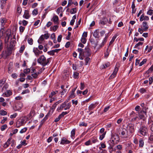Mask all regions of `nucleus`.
<instances>
[{
    "mask_svg": "<svg viewBox=\"0 0 153 153\" xmlns=\"http://www.w3.org/2000/svg\"><path fill=\"white\" fill-rule=\"evenodd\" d=\"M51 60V58L46 59L44 55L41 56L37 60L38 62L43 67L49 64Z\"/></svg>",
    "mask_w": 153,
    "mask_h": 153,
    "instance_id": "f257e3e1",
    "label": "nucleus"
},
{
    "mask_svg": "<svg viewBox=\"0 0 153 153\" xmlns=\"http://www.w3.org/2000/svg\"><path fill=\"white\" fill-rule=\"evenodd\" d=\"M77 51L80 55L83 54L85 56H87L91 54V51L88 47L85 48L84 50L81 48H78Z\"/></svg>",
    "mask_w": 153,
    "mask_h": 153,
    "instance_id": "f03ea898",
    "label": "nucleus"
},
{
    "mask_svg": "<svg viewBox=\"0 0 153 153\" xmlns=\"http://www.w3.org/2000/svg\"><path fill=\"white\" fill-rule=\"evenodd\" d=\"M68 102V100H65L59 107L58 108L57 110H62L63 108H64L65 110L69 109L71 106V103L69 102L67 104L66 103Z\"/></svg>",
    "mask_w": 153,
    "mask_h": 153,
    "instance_id": "7ed1b4c3",
    "label": "nucleus"
},
{
    "mask_svg": "<svg viewBox=\"0 0 153 153\" xmlns=\"http://www.w3.org/2000/svg\"><path fill=\"white\" fill-rule=\"evenodd\" d=\"M148 131L147 127L144 126H142L139 129L138 132L141 135L143 136H146L147 135Z\"/></svg>",
    "mask_w": 153,
    "mask_h": 153,
    "instance_id": "20e7f679",
    "label": "nucleus"
},
{
    "mask_svg": "<svg viewBox=\"0 0 153 153\" xmlns=\"http://www.w3.org/2000/svg\"><path fill=\"white\" fill-rule=\"evenodd\" d=\"M26 123L25 121V118L22 117L18 120L16 122V127L19 128L20 126L24 125Z\"/></svg>",
    "mask_w": 153,
    "mask_h": 153,
    "instance_id": "39448f33",
    "label": "nucleus"
},
{
    "mask_svg": "<svg viewBox=\"0 0 153 153\" xmlns=\"http://www.w3.org/2000/svg\"><path fill=\"white\" fill-rule=\"evenodd\" d=\"M119 135L121 138H126L128 137V131L125 128L122 129L119 132Z\"/></svg>",
    "mask_w": 153,
    "mask_h": 153,
    "instance_id": "423d86ee",
    "label": "nucleus"
},
{
    "mask_svg": "<svg viewBox=\"0 0 153 153\" xmlns=\"http://www.w3.org/2000/svg\"><path fill=\"white\" fill-rule=\"evenodd\" d=\"M146 111H141L139 113V116L140 119H142L144 121L147 117Z\"/></svg>",
    "mask_w": 153,
    "mask_h": 153,
    "instance_id": "0eeeda50",
    "label": "nucleus"
},
{
    "mask_svg": "<svg viewBox=\"0 0 153 153\" xmlns=\"http://www.w3.org/2000/svg\"><path fill=\"white\" fill-rule=\"evenodd\" d=\"M127 131H128L130 133H132L134 131V125L133 124H128L127 127Z\"/></svg>",
    "mask_w": 153,
    "mask_h": 153,
    "instance_id": "6e6552de",
    "label": "nucleus"
},
{
    "mask_svg": "<svg viewBox=\"0 0 153 153\" xmlns=\"http://www.w3.org/2000/svg\"><path fill=\"white\" fill-rule=\"evenodd\" d=\"M23 106V104L22 102L16 103L14 107V109L16 111H19L20 110Z\"/></svg>",
    "mask_w": 153,
    "mask_h": 153,
    "instance_id": "1a4fd4ad",
    "label": "nucleus"
},
{
    "mask_svg": "<svg viewBox=\"0 0 153 153\" xmlns=\"http://www.w3.org/2000/svg\"><path fill=\"white\" fill-rule=\"evenodd\" d=\"M118 68L117 67H115L114 68L112 74L109 77V79H112L115 77L118 71Z\"/></svg>",
    "mask_w": 153,
    "mask_h": 153,
    "instance_id": "9d476101",
    "label": "nucleus"
},
{
    "mask_svg": "<svg viewBox=\"0 0 153 153\" xmlns=\"http://www.w3.org/2000/svg\"><path fill=\"white\" fill-rule=\"evenodd\" d=\"M71 142L70 141L66 139L65 138L63 137L61 139L60 144L62 145L68 144L70 143Z\"/></svg>",
    "mask_w": 153,
    "mask_h": 153,
    "instance_id": "9b49d317",
    "label": "nucleus"
},
{
    "mask_svg": "<svg viewBox=\"0 0 153 153\" xmlns=\"http://www.w3.org/2000/svg\"><path fill=\"white\" fill-rule=\"evenodd\" d=\"M33 51L36 56H39L42 53V51H39L37 48H34L33 49Z\"/></svg>",
    "mask_w": 153,
    "mask_h": 153,
    "instance_id": "f8f14e48",
    "label": "nucleus"
},
{
    "mask_svg": "<svg viewBox=\"0 0 153 153\" xmlns=\"http://www.w3.org/2000/svg\"><path fill=\"white\" fill-rule=\"evenodd\" d=\"M51 21L53 22L54 24H59V18L58 16L56 15H54L52 18L51 19Z\"/></svg>",
    "mask_w": 153,
    "mask_h": 153,
    "instance_id": "ddd939ff",
    "label": "nucleus"
},
{
    "mask_svg": "<svg viewBox=\"0 0 153 153\" xmlns=\"http://www.w3.org/2000/svg\"><path fill=\"white\" fill-rule=\"evenodd\" d=\"M149 18L148 16H145L144 14H143L140 17V20L142 21L143 20L148 21Z\"/></svg>",
    "mask_w": 153,
    "mask_h": 153,
    "instance_id": "4468645a",
    "label": "nucleus"
},
{
    "mask_svg": "<svg viewBox=\"0 0 153 153\" xmlns=\"http://www.w3.org/2000/svg\"><path fill=\"white\" fill-rule=\"evenodd\" d=\"M99 30L98 29L96 30L94 32L93 35L95 38H98L100 37L99 35Z\"/></svg>",
    "mask_w": 153,
    "mask_h": 153,
    "instance_id": "2eb2a0df",
    "label": "nucleus"
},
{
    "mask_svg": "<svg viewBox=\"0 0 153 153\" xmlns=\"http://www.w3.org/2000/svg\"><path fill=\"white\" fill-rule=\"evenodd\" d=\"M30 16L29 11L27 10H25L24 14L23 16V18L26 19H28Z\"/></svg>",
    "mask_w": 153,
    "mask_h": 153,
    "instance_id": "dca6fc26",
    "label": "nucleus"
},
{
    "mask_svg": "<svg viewBox=\"0 0 153 153\" xmlns=\"http://www.w3.org/2000/svg\"><path fill=\"white\" fill-rule=\"evenodd\" d=\"M142 25L144 31H146L149 28L147 22H143Z\"/></svg>",
    "mask_w": 153,
    "mask_h": 153,
    "instance_id": "f3484780",
    "label": "nucleus"
},
{
    "mask_svg": "<svg viewBox=\"0 0 153 153\" xmlns=\"http://www.w3.org/2000/svg\"><path fill=\"white\" fill-rule=\"evenodd\" d=\"M112 141L114 142H116L119 140V137L117 135H114L112 137Z\"/></svg>",
    "mask_w": 153,
    "mask_h": 153,
    "instance_id": "a211bd4d",
    "label": "nucleus"
},
{
    "mask_svg": "<svg viewBox=\"0 0 153 153\" xmlns=\"http://www.w3.org/2000/svg\"><path fill=\"white\" fill-rule=\"evenodd\" d=\"M12 138H10L7 140V142L4 145V148H6L9 146L10 143V142Z\"/></svg>",
    "mask_w": 153,
    "mask_h": 153,
    "instance_id": "6ab92c4d",
    "label": "nucleus"
},
{
    "mask_svg": "<svg viewBox=\"0 0 153 153\" xmlns=\"http://www.w3.org/2000/svg\"><path fill=\"white\" fill-rule=\"evenodd\" d=\"M108 21V19L106 18H104L100 21V23L102 25H104L107 23Z\"/></svg>",
    "mask_w": 153,
    "mask_h": 153,
    "instance_id": "aec40b11",
    "label": "nucleus"
},
{
    "mask_svg": "<svg viewBox=\"0 0 153 153\" xmlns=\"http://www.w3.org/2000/svg\"><path fill=\"white\" fill-rule=\"evenodd\" d=\"M75 129H73L71 132V138L74 139L75 138Z\"/></svg>",
    "mask_w": 153,
    "mask_h": 153,
    "instance_id": "412c9836",
    "label": "nucleus"
},
{
    "mask_svg": "<svg viewBox=\"0 0 153 153\" xmlns=\"http://www.w3.org/2000/svg\"><path fill=\"white\" fill-rule=\"evenodd\" d=\"M148 123L149 125L151 130L153 132V121H149Z\"/></svg>",
    "mask_w": 153,
    "mask_h": 153,
    "instance_id": "4be33fe9",
    "label": "nucleus"
},
{
    "mask_svg": "<svg viewBox=\"0 0 153 153\" xmlns=\"http://www.w3.org/2000/svg\"><path fill=\"white\" fill-rule=\"evenodd\" d=\"M42 72V71H40V72L39 71L38 72H37L36 73H34L32 74L31 75L33 76V77L34 78H37L38 75L41 73Z\"/></svg>",
    "mask_w": 153,
    "mask_h": 153,
    "instance_id": "5701e85b",
    "label": "nucleus"
},
{
    "mask_svg": "<svg viewBox=\"0 0 153 153\" xmlns=\"http://www.w3.org/2000/svg\"><path fill=\"white\" fill-rule=\"evenodd\" d=\"M139 147H142L143 146L144 144L143 140L142 138H140L139 140Z\"/></svg>",
    "mask_w": 153,
    "mask_h": 153,
    "instance_id": "b1692460",
    "label": "nucleus"
},
{
    "mask_svg": "<svg viewBox=\"0 0 153 153\" xmlns=\"http://www.w3.org/2000/svg\"><path fill=\"white\" fill-rule=\"evenodd\" d=\"M11 32L10 31L7 32V31L6 33V38L7 39V41H8L11 36Z\"/></svg>",
    "mask_w": 153,
    "mask_h": 153,
    "instance_id": "393cba45",
    "label": "nucleus"
},
{
    "mask_svg": "<svg viewBox=\"0 0 153 153\" xmlns=\"http://www.w3.org/2000/svg\"><path fill=\"white\" fill-rule=\"evenodd\" d=\"M140 105L143 107V110H145V111H146L148 109V107H147L143 103H141Z\"/></svg>",
    "mask_w": 153,
    "mask_h": 153,
    "instance_id": "a878e982",
    "label": "nucleus"
},
{
    "mask_svg": "<svg viewBox=\"0 0 153 153\" xmlns=\"http://www.w3.org/2000/svg\"><path fill=\"white\" fill-rule=\"evenodd\" d=\"M59 102H57L56 103L54 104L53 105L51 106L50 111L52 110V112H53L55 108L56 107L57 104H58Z\"/></svg>",
    "mask_w": 153,
    "mask_h": 153,
    "instance_id": "bb28decb",
    "label": "nucleus"
},
{
    "mask_svg": "<svg viewBox=\"0 0 153 153\" xmlns=\"http://www.w3.org/2000/svg\"><path fill=\"white\" fill-rule=\"evenodd\" d=\"M4 94L5 96H10L12 94V92L10 90H8Z\"/></svg>",
    "mask_w": 153,
    "mask_h": 153,
    "instance_id": "cd10ccee",
    "label": "nucleus"
},
{
    "mask_svg": "<svg viewBox=\"0 0 153 153\" xmlns=\"http://www.w3.org/2000/svg\"><path fill=\"white\" fill-rule=\"evenodd\" d=\"M7 112L3 110H1L0 111V115L2 116H4L6 115Z\"/></svg>",
    "mask_w": 153,
    "mask_h": 153,
    "instance_id": "c85d7f7f",
    "label": "nucleus"
},
{
    "mask_svg": "<svg viewBox=\"0 0 153 153\" xmlns=\"http://www.w3.org/2000/svg\"><path fill=\"white\" fill-rule=\"evenodd\" d=\"M91 140L92 143H94L98 141L97 138L96 137H93L92 138Z\"/></svg>",
    "mask_w": 153,
    "mask_h": 153,
    "instance_id": "c756f323",
    "label": "nucleus"
},
{
    "mask_svg": "<svg viewBox=\"0 0 153 153\" xmlns=\"http://www.w3.org/2000/svg\"><path fill=\"white\" fill-rule=\"evenodd\" d=\"M143 44V42H139L135 46H134V48H137L138 49H139V48H138V47L140 45H142Z\"/></svg>",
    "mask_w": 153,
    "mask_h": 153,
    "instance_id": "7c9ffc66",
    "label": "nucleus"
},
{
    "mask_svg": "<svg viewBox=\"0 0 153 153\" xmlns=\"http://www.w3.org/2000/svg\"><path fill=\"white\" fill-rule=\"evenodd\" d=\"M69 112L67 111L62 112V113L59 115V116L61 118L63 117L65 115L67 114Z\"/></svg>",
    "mask_w": 153,
    "mask_h": 153,
    "instance_id": "2f4dec72",
    "label": "nucleus"
},
{
    "mask_svg": "<svg viewBox=\"0 0 153 153\" xmlns=\"http://www.w3.org/2000/svg\"><path fill=\"white\" fill-rule=\"evenodd\" d=\"M38 12L37 8L35 9L32 12V14L33 15H36L38 14Z\"/></svg>",
    "mask_w": 153,
    "mask_h": 153,
    "instance_id": "473e14b6",
    "label": "nucleus"
},
{
    "mask_svg": "<svg viewBox=\"0 0 153 153\" xmlns=\"http://www.w3.org/2000/svg\"><path fill=\"white\" fill-rule=\"evenodd\" d=\"M109 51H108V48L105 51V56L106 58H107L109 55Z\"/></svg>",
    "mask_w": 153,
    "mask_h": 153,
    "instance_id": "72a5a7b5",
    "label": "nucleus"
},
{
    "mask_svg": "<svg viewBox=\"0 0 153 153\" xmlns=\"http://www.w3.org/2000/svg\"><path fill=\"white\" fill-rule=\"evenodd\" d=\"M62 7H59L56 10V13L58 14L60 12H62Z\"/></svg>",
    "mask_w": 153,
    "mask_h": 153,
    "instance_id": "f704fd0d",
    "label": "nucleus"
},
{
    "mask_svg": "<svg viewBox=\"0 0 153 153\" xmlns=\"http://www.w3.org/2000/svg\"><path fill=\"white\" fill-rule=\"evenodd\" d=\"M7 128V126L6 124L2 125L1 127V131H3L5 130Z\"/></svg>",
    "mask_w": 153,
    "mask_h": 153,
    "instance_id": "c9c22d12",
    "label": "nucleus"
},
{
    "mask_svg": "<svg viewBox=\"0 0 153 153\" xmlns=\"http://www.w3.org/2000/svg\"><path fill=\"white\" fill-rule=\"evenodd\" d=\"M27 42L29 44L32 45L33 44V40L32 38H29L28 39Z\"/></svg>",
    "mask_w": 153,
    "mask_h": 153,
    "instance_id": "e433bc0d",
    "label": "nucleus"
},
{
    "mask_svg": "<svg viewBox=\"0 0 153 153\" xmlns=\"http://www.w3.org/2000/svg\"><path fill=\"white\" fill-rule=\"evenodd\" d=\"M44 36H43V35H42L40 37H39L38 40V42L39 43H40L39 42L40 41H42L44 40Z\"/></svg>",
    "mask_w": 153,
    "mask_h": 153,
    "instance_id": "4c0bfd02",
    "label": "nucleus"
},
{
    "mask_svg": "<svg viewBox=\"0 0 153 153\" xmlns=\"http://www.w3.org/2000/svg\"><path fill=\"white\" fill-rule=\"evenodd\" d=\"M79 73L77 72H74V77L75 79H77L78 78Z\"/></svg>",
    "mask_w": 153,
    "mask_h": 153,
    "instance_id": "58836bf2",
    "label": "nucleus"
},
{
    "mask_svg": "<svg viewBox=\"0 0 153 153\" xmlns=\"http://www.w3.org/2000/svg\"><path fill=\"white\" fill-rule=\"evenodd\" d=\"M25 46L24 45H22L21 46V47L20 49V50L19 51V52L20 53H22L23 52V51H24V50H25Z\"/></svg>",
    "mask_w": 153,
    "mask_h": 153,
    "instance_id": "ea45409f",
    "label": "nucleus"
},
{
    "mask_svg": "<svg viewBox=\"0 0 153 153\" xmlns=\"http://www.w3.org/2000/svg\"><path fill=\"white\" fill-rule=\"evenodd\" d=\"M48 114L45 116L43 119L41 121V123L42 125L48 119Z\"/></svg>",
    "mask_w": 153,
    "mask_h": 153,
    "instance_id": "a19ab883",
    "label": "nucleus"
},
{
    "mask_svg": "<svg viewBox=\"0 0 153 153\" xmlns=\"http://www.w3.org/2000/svg\"><path fill=\"white\" fill-rule=\"evenodd\" d=\"M76 12V8H72L70 11V13L71 14H74Z\"/></svg>",
    "mask_w": 153,
    "mask_h": 153,
    "instance_id": "79ce46f5",
    "label": "nucleus"
},
{
    "mask_svg": "<svg viewBox=\"0 0 153 153\" xmlns=\"http://www.w3.org/2000/svg\"><path fill=\"white\" fill-rule=\"evenodd\" d=\"M95 107V106L94 104H91L88 107V109L89 110H91L93 109Z\"/></svg>",
    "mask_w": 153,
    "mask_h": 153,
    "instance_id": "37998d69",
    "label": "nucleus"
},
{
    "mask_svg": "<svg viewBox=\"0 0 153 153\" xmlns=\"http://www.w3.org/2000/svg\"><path fill=\"white\" fill-rule=\"evenodd\" d=\"M27 130V128L26 127H25L23 129H22L20 131V133L22 134L25 132Z\"/></svg>",
    "mask_w": 153,
    "mask_h": 153,
    "instance_id": "c03bdc74",
    "label": "nucleus"
},
{
    "mask_svg": "<svg viewBox=\"0 0 153 153\" xmlns=\"http://www.w3.org/2000/svg\"><path fill=\"white\" fill-rule=\"evenodd\" d=\"M43 36H44V38H45V39H47L49 38L50 36V34L47 33L44 35H43Z\"/></svg>",
    "mask_w": 153,
    "mask_h": 153,
    "instance_id": "a18cd8bd",
    "label": "nucleus"
},
{
    "mask_svg": "<svg viewBox=\"0 0 153 153\" xmlns=\"http://www.w3.org/2000/svg\"><path fill=\"white\" fill-rule=\"evenodd\" d=\"M148 15H151L153 14V10L150 9L147 12Z\"/></svg>",
    "mask_w": 153,
    "mask_h": 153,
    "instance_id": "49530a36",
    "label": "nucleus"
},
{
    "mask_svg": "<svg viewBox=\"0 0 153 153\" xmlns=\"http://www.w3.org/2000/svg\"><path fill=\"white\" fill-rule=\"evenodd\" d=\"M146 59H143V60L140 62V63L139 64V66H141L143 65L146 62Z\"/></svg>",
    "mask_w": 153,
    "mask_h": 153,
    "instance_id": "de8ad7c7",
    "label": "nucleus"
},
{
    "mask_svg": "<svg viewBox=\"0 0 153 153\" xmlns=\"http://www.w3.org/2000/svg\"><path fill=\"white\" fill-rule=\"evenodd\" d=\"M90 60V58L88 57H86L85 59V65H87L88 63V62Z\"/></svg>",
    "mask_w": 153,
    "mask_h": 153,
    "instance_id": "09e8293b",
    "label": "nucleus"
},
{
    "mask_svg": "<svg viewBox=\"0 0 153 153\" xmlns=\"http://www.w3.org/2000/svg\"><path fill=\"white\" fill-rule=\"evenodd\" d=\"M81 42L83 44L85 43L86 41V39L83 37H82L81 39Z\"/></svg>",
    "mask_w": 153,
    "mask_h": 153,
    "instance_id": "8fccbe9b",
    "label": "nucleus"
},
{
    "mask_svg": "<svg viewBox=\"0 0 153 153\" xmlns=\"http://www.w3.org/2000/svg\"><path fill=\"white\" fill-rule=\"evenodd\" d=\"M105 133H104L100 136L99 139L100 140H102L104 137Z\"/></svg>",
    "mask_w": 153,
    "mask_h": 153,
    "instance_id": "3c124183",
    "label": "nucleus"
},
{
    "mask_svg": "<svg viewBox=\"0 0 153 153\" xmlns=\"http://www.w3.org/2000/svg\"><path fill=\"white\" fill-rule=\"evenodd\" d=\"M116 38V36H114L113 37L111 40L110 42V44H111L113 42Z\"/></svg>",
    "mask_w": 153,
    "mask_h": 153,
    "instance_id": "603ef678",
    "label": "nucleus"
},
{
    "mask_svg": "<svg viewBox=\"0 0 153 153\" xmlns=\"http://www.w3.org/2000/svg\"><path fill=\"white\" fill-rule=\"evenodd\" d=\"M25 29V27L21 26L19 27V30L20 32L22 33Z\"/></svg>",
    "mask_w": 153,
    "mask_h": 153,
    "instance_id": "864d4df0",
    "label": "nucleus"
},
{
    "mask_svg": "<svg viewBox=\"0 0 153 153\" xmlns=\"http://www.w3.org/2000/svg\"><path fill=\"white\" fill-rule=\"evenodd\" d=\"M30 70L29 68H27L24 70V72L25 74H27L30 72Z\"/></svg>",
    "mask_w": 153,
    "mask_h": 153,
    "instance_id": "5fc2aeb1",
    "label": "nucleus"
},
{
    "mask_svg": "<svg viewBox=\"0 0 153 153\" xmlns=\"http://www.w3.org/2000/svg\"><path fill=\"white\" fill-rule=\"evenodd\" d=\"M7 120V118L6 117H3V119L1 120L0 122L1 123V124H3L4 123L5 121H6Z\"/></svg>",
    "mask_w": 153,
    "mask_h": 153,
    "instance_id": "6e6d98bb",
    "label": "nucleus"
},
{
    "mask_svg": "<svg viewBox=\"0 0 153 153\" xmlns=\"http://www.w3.org/2000/svg\"><path fill=\"white\" fill-rule=\"evenodd\" d=\"M100 145H101V147H99V149H101V148H105L106 147V146L105 145V144H104V143H101Z\"/></svg>",
    "mask_w": 153,
    "mask_h": 153,
    "instance_id": "4d7b16f0",
    "label": "nucleus"
},
{
    "mask_svg": "<svg viewBox=\"0 0 153 153\" xmlns=\"http://www.w3.org/2000/svg\"><path fill=\"white\" fill-rule=\"evenodd\" d=\"M1 25L2 26L4 25L6 22L5 19H2L1 20Z\"/></svg>",
    "mask_w": 153,
    "mask_h": 153,
    "instance_id": "13d9d810",
    "label": "nucleus"
},
{
    "mask_svg": "<svg viewBox=\"0 0 153 153\" xmlns=\"http://www.w3.org/2000/svg\"><path fill=\"white\" fill-rule=\"evenodd\" d=\"M85 144L86 146H89L90 145H91V141L90 140H88L87 141L85 142Z\"/></svg>",
    "mask_w": 153,
    "mask_h": 153,
    "instance_id": "bf43d9fd",
    "label": "nucleus"
},
{
    "mask_svg": "<svg viewBox=\"0 0 153 153\" xmlns=\"http://www.w3.org/2000/svg\"><path fill=\"white\" fill-rule=\"evenodd\" d=\"M149 84L151 85L152 82L153 81V76L150 77L149 78Z\"/></svg>",
    "mask_w": 153,
    "mask_h": 153,
    "instance_id": "052dcab7",
    "label": "nucleus"
},
{
    "mask_svg": "<svg viewBox=\"0 0 153 153\" xmlns=\"http://www.w3.org/2000/svg\"><path fill=\"white\" fill-rule=\"evenodd\" d=\"M62 36L60 35L58 36L57 38V41L58 42H60L61 40Z\"/></svg>",
    "mask_w": 153,
    "mask_h": 153,
    "instance_id": "680f3d73",
    "label": "nucleus"
},
{
    "mask_svg": "<svg viewBox=\"0 0 153 153\" xmlns=\"http://www.w3.org/2000/svg\"><path fill=\"white\" fill-rule=\"evenodd\" d=\"M136 114L133 111H132L130 114V116L131 117H133L135 116Z\"/></svg>",
    "mask_w": 153,
    "mask_h": 153,
    "instance_id": "e2e57ef3",
    "label": "nucleus"
},
{
    "mask_svg": "<svg viewBox=\"0 0 153 153\" xmlns=\"http://www.w3.org/2000/svg\"><path fill=\"white\" fill-rule=\"evenodd\" d=\"M58 28V26L57 25H55L53 27V31L54 32L55 31L57 28Z\"/></svg>",
    "mask_w": 153,
    "mask_h": 153,
    "instance_id": "0e129e2a",
    "label": "nucleus"
},
{
    "mask_svg": "<svg viewBox=\"0 0 153 153\" xmlns=\"http://www.w3.org/2000/svg\"><path fill=\"white\" fill-rule=\"evenodd\" d=\"M85 87L84 84L83 83L81 82L80 83V89L83 90Z\"/></svg>",
    "mask_w": 153,
    "mask_h": 153,
    "instance_id": "69168bd1",
    "label": "nucleus"
},
{
    "mask_svg": "<svg viewBox=\"0 0 153 153\" xmlns=\"http://www.w3.org/2000/svg\"><path fill=\"white\" fill-rule=\"evenodd\" d=\"M140 91L142 93H143L146 92V90L144 88H141L140 90Z\"/></svg>",
    "mask_w": 153,
    "mask_h": 153,
    "instance_id": "338daca9",
    "label": "nucleus"
},
{
    "mask_svg": "<svg viewBox=\"0 0 153 153\" xmlns=\"http://www.w3.org/2000/svg\"><path fill=\"white\" fill-rule=\"evenodd\" d=\"M11 76L13 78L15 79L17 78L18 76V75H17V74L16 73L13 74H12Z\"/></svg>",
    "mask_w": 153,
    "mask_h": 153,
    "instance_id": "774afa93",
    "label": "nucleus"
}]
</instances>
